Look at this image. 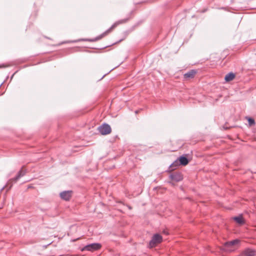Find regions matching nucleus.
<instances>
[{"mask_svg": "<svg viewBox=\"0 0 256 256\" xmlns=\"http://www.w3.org/2000/svg\"><path fill=\"white\" fill-rule=\"evenodd\" d=\"M179 165V163H178V161H175L171 166H170L171 167H175V166H177Z\"/></svg>", "mask_w": 256, "mask_h": 256, "instance_id": "obj_15", "label": "nucleus"}, {"mask_svg": "<svg viewBox=\"0 0 256 256\" xmlns=\"http://www.w3.org/2000/svg\"><path fill=\"white\" fill-rule=\"evenodd\" d=\"M24 174V172H23L22 170H21L20 171L18 176L16 177V180L18 179L22 176H23Z\"/></svg>", "mask_w": 256, "mask_h": 256, "instance_id": "obj_13", "label": "nucleus"}, {"mask_svg": "<svg viewBox=\"0 0 256 256\" xmlns=\"http://www.w3.org/2000/svg\"><path fill=\"white\" fill-rule=\"evenodd\" d=\"M127 20H120L119 21H118L116 22L115 23H114L112 26L109 28L107 30H106V32H104V33H102V34H101L99 36H98V37H96V38H95L94 39H92V40H88V41H90V42H95V41H96V40H100L102 38H104V36H106L107 35H108L111 32H112V30L119 24H124V23H125L126 22Z\"/></svg>", "mask_w": 256, "mask_h": 256, "instance_id": "obj_1", "label": "nucleus"}, {"mask_svg": "<svg viewBox=\"0 0 256 256\" xmlns=\"http://www.w3.org/2000/svg\"><path fill=\"white\" fill-rule=\"evenodd\" d=\"M248 121L249 124L250 125H252V124H254V120L252 118H248Z\"/></svg>", "mask_w": 256, "mask_h": 256, "instance_id": "obj_14", "label": "nucleus"}, {"mask_svg": "<svg viewBox=\"0 0 256 256\" xmlns=\"http://www.w3.org/2000/svg\"><path fill=\"white\" fill-rule=\"evenodd\" d=\"M100 247L101 246L100 244L94 243L85 246L84 248H82V250H88L93 252L100 249Z\"/></svg>", "mask_w": 256, "mask_h": 256, "instance_id": "obj_5", "label": "nucleus"}, {"mask_svg": "<svg viewBox=\"0 0 256 256\" xmlns=\"http://www.w3.org/2000/svg\"><path fill=\"white\" fill-rule=\"evenodd\" d=\"M234 219L237 223L240 224H242L244 222V218L242 216L234 217Z\"/></svg>", "mask_w": 256, "mask_h": 256, "instance_id": "obj_12", "label": "nucleus"}, {"mask_svg": "<svg viewBox=\"0 0 256 256\" xmlns=\"http://www.w3.org/2000/svg\"><path fill=\"white\" fill-rule=\"evenodd\" d=\"M99 132L102 135H106L110 134L112 132L110 126L106 124H104L98 128Z\"/></svg>", "mask_w": 256, "mask_h": 256, "instance_id": "obj_4", "label": "nucleus"}, {"mask_svg": "<svg viewBox=\"0 0 256 256\" xmlns=\"http://www.w3.org/2000/svg\"><path fill=\"white\" fill-rule=\"evenodd\" d=\"M179 162L182 166H186L188 163V160L184 156H180L178 158Z\"/></svg>", "mask_w": 256, "mask_h": 256, "instance_id": "obj_9", "label": "nucleus"}, {"mask_svg": "<svg viewBox=\"0 0 256 256\" xmlns=\"http://www.w3.org/2000/svg\"><path fill=\"white\" fill-rule=\"evenodd\" d=\"M240 241L235 240L225 244L226 250L228 252H232L238 248Z\"/></svg>", "mask_w": 256, "mask_h": 256, "instance_id": "obj_2", "label": "nucleus"}, {"mask_svg": "<svg viewBox=\"0 0 256 256\" xmlns=\"http://www.w3.org/2000/svg\"><path fill=\"white\" fill-rule=\"evenodd\" d=\"M235 78V74L233 73H229L225 76L224 80L226 82H230Z\"/></svg>", "mask_w": 256, "mask_h": 256, "instance_id": "obj_11", "label": "nucleus"}, {"mask_svg": "<svg viewBox=\"0 0 256 256\" xmlns=\"http://www.w3.org/2000/svg\"><path fill=\"white\" fill-rule=\"evenodd\" d=\"M162 238L159 234H155L152 238V240L150 242V246L153 248L162 242Z\"/></svg>", "mask_w": 256, "mask_h": 256, "instance_id": "obj_3", "label": "nucleus"}, {"mask_svg": "<svg viewBox=\"0 0 256 256\" xmlns=\"http://www.w3.org/2000/svg\"><path fill=\"white\" fill-rule=\"evenodd\" d=\"M242 256H254L256 252L252 249H246L242 254Z\"/></svg>", "mask_w": 256, "mask_h": 256, "instance_id": "obj_8", "label": "nucleus"}, {"mask_svg": "<svg viewBox=\"0 0 256 256\" xmlns=\"http://www.w3.org/2000/svg\"><path fill=\"white\" fill-rule=\"evenodd\" d=\"M171 180L175 182H180L183 179L182 176L180 173H176L170 176Z\"/></svg>", "mask_w": 256, "mask_h": 256, "instance_id": "obj_7", "label": "nucleus"}, {"mask_svg": "<svg viewBox=\"0 0 256 256\" xmlns=\"http://www.w3.org/2000/svg\"><path fill=\"white\" fill-rule=\"evenodd\" d=\"M196 74V72L194 70H191L186 73L184 75V77L186 78H190L194 77Z\"/></svg>", "mask_w": 256, "mask_h": 256, "instance_id": "obj_10", "label": "nucleus"}, {"mask_svg": "<svg viewBox=\"0 0 256 256\" xmlns=\"http://www.w3.org/2000/svg\"><path fill=\"white\" fill-rule=\"evenodd\" d=\"M72 196V191H64L60 194V198L65 200H69Z\"/></svg>", "mask_w": 256, "mask_h": 256, "instance_id": "obj_6", "label": "nucleus"}]
</instances>
